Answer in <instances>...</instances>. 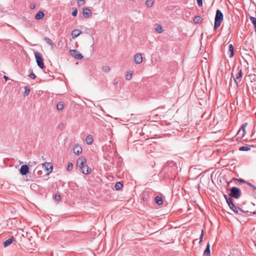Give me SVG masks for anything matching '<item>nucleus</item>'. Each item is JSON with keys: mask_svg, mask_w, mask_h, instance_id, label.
Here are the masks:
<instances>
[{"mask_svg": "<svg viewBox=\"0 0 256 256\" xmlns=\"http://www.w3.org/2000/svg\"><path fill=\"white\" fill-rule=\"evenodd\" d=\"M77 13H78V11H77V10L76 8H75L74 10H73V11L72 12V15L74 16H76L77 15Z\"/></svg>", "mask_w": 256, "mask_h": 256, "instance_id": "58836bf2", "label": "nucleus"}, {"mask_svg": "<svg viewBox=\"0 0 256 256\" xmlns=\"http://www.w3.org/2000/svg\"><path fill=\"white\" fill-rule=\"evenodd\" d=\"M70 54L75 58L81 60L83 58L82 55L77 50H70Z\"/></svg>", "mask_w": 256, "mask_h": 256, "instance_id": "423d86ee", "label": "nucleus"}, {"mask_svg": "<svg viewBox=\"0 0 256 256\" xmlns=\"http://www.w3.org/2000/svg\"><path fill=\"white\" fill-rule=\"evenodd\" d=\"M44 40L48 44L51 46L52 47L54 46V43L50 38L47 37H45L44 38Z\"/></svg>", "mask_w": 256, "mask_h": 256, "instance_id": "b1692460", "label": "nucleus"}, {"mask_svg": "<svg viewBox=\"0 0 256 256\" xmlns=\"http://www.w3.org/2000/svg\"><path fill=\"white\" fill-rule=\"evenodd\" d=\"M102 70L106 72H108L110 70V66H104L102 68Z\"/></svg>", "mask_w": 256, "mask_h": 256, "instance_id": "cd10ccee", "label": "nucleus"}, {"mask_svg": "<svg viewBox=\"0 0 256 256\" xmlns=\"http://www.w3.org/2000/svg\"><path fill=\"white\" fill-rule=\"evenodd\" d=\"M201 18L200 16H196L194 19V21L196 24H198L200 22Z\"/></svg>", "mask_w": 256, "mask_h": 256, "instance_id": "473e14b6", "label": "nucleus"}, {"mask_svg": "<svg viewBox=\"0 0 256 256\" xmlns=\"http://www.w3.org/2000/svg\"><path fill=\"white\" fill-rule=\"evenodd\" d=\"M80 34H82V31L78 29H75L73 30L72 32L71 35L72 38H76L78 37Z\"/></svg>", "mask_w": 256, "mask_h": 256, "instance_id": "4468645a", "label": "nucleus"}, {"mask_svg": "<svg viewBox=\"0 0 256 256\" xmlns=\"http://www.w3.org/2000/svg\"><path fill=\"white\" fill-rule=\"evenodd\" d=\"M142 61V56L140 54H137L134 56V62L136 64H140Z\"/></svg>", "mask_w": 256, "mask_h": 256, "instance_id": "9b49d317", "label": "nucleus"}, {"mask_svg": "<svg viewBox=\"0 0 256 256\" xmlns=\"http://www.w3.org/2000/svg\"><path fill=\"white\" fill-rule=\"evenodd\" d=\"M240 74H241V77L242 76V72H241L240 73Z\"/></svg>", "mask_w": 256, "mask_h": 256, "instance_id": "603ef678", "label": "nucleus"}, {"mask_svg": "<svg viewBox=\"0 0 256 256\" xmlns=\"http://www.w3.org/2000/svg\"><path fill=\"white\" fill-rule=\"evenodd\" d=\"M240 196V190L238 188L232 187L231 188L230 193V197L238 199V198Z\"/></svg>", "mask_w": 256, "mask_h": 256, "instance_id": "20e7f679", "label": "nucleus"}, {"mask_svg": "<svg viewBox=\"0 0 256 256\" xmlns=\"http://www.w3.org/2000/svg\"><path fill=\"white\" fill-rule=\"evenodd\" d=\"M14 240V238H10L8 239L7 240H6L4 243V247H6V246H10L13 242Z\"/></svg>", "mask_w": 256, "mask_h": 256, "instance_id": "6ab92c4d", "label": "nucleus"}, {"mask_svg": "<svg viewBox=\"0 0 256 256\" xmlns=\"http://www.w3.org/2000/svg\"><path fill=\"white\" fill-rule=\"evenodd\" d=\"M234 81L235 84H236L238 87V83L240 82V70L238 71L236 74V77H234Z\"/></svg>", "mask_w": 256, "mask_h": 256, "instance_id": "dca6fc26", "label": "nucleus"}, {"mask_svg": "<svg viewBox=\"0 0 256 256\" xmlns=\"http://www.w3.org/2000/svg\"><path fill=\"white\" fill-rule=\"evenodd\" d=\"M155 202L156 204H157L158 205H161L163 203L162 199L160 196H156L155 198Z\"/></svg>", "mask_w": 256, "mask_h": 256, "instance_id": "aec40b11", "label": "nucleus"}, {"mask_svg": "<svg viewBox=\"0 0 256 256\" xmlns=\"http://www.w3.org/2000/svg\"><path fill=\"white\" fill-rule=\"evenodd\" d=\"M30 92V90L28 86H26L24 87V94L25 96H28Z\"/></svg>", "mask_w": 256, "mask_h": 256, "instance_id": "7c9ffc66", "label": "nucleus"}, {"mask_svg": "<svg viewBox=\"0 0 256 256\" xmlns=\"http://www.w3.org/2000/svg\"><path fill=\"white\" fill-rule=\"evenodd\" d=\"M82 14L86 18H88L92 16V12L91 10L88 8H83Z\"/></svg>", "mask_w": 256, "mask_h": 256, "instance_id": "1a4fd4ad", "label": "nucleus"}, {"mask_svg": "<svg viewBox=\"0 0 256 256\" xmlns=\"http://www.w3.org/2000/svg\"><path fill=\"white\" fill-rule=\"evenodd\" d=\"M244 182H245V181L244 180L241 178V183H244Z\"/></svg>", "mask_w": 256, "mask_h": 256, "instance_id": "de8ad7c7", "label": "nucleus"}, {"mask_svg": "<svg viewBox=\"0 0 256 256\" xmlns=\"http://www.w3.org/2000/svg\"><path fill=\"white\" fill-rule=\"evenodd\" d=\"M228 50H229V52H230V57L232 58V56H234V46H232V44H230L228 46Z\"/></svg>", "mask_w": 256, "mask_h": 256, "instance_id": "4be33fe9", "label": "nucleus"}, {"mask_svg": "<svg viewBox=\"0 0 256 256\" xmlns=\"http://www.w3.org/2000/svg\"><path fill=\"white\" fill-rule=\"evenodd\" d=\"M153 0H146V5L148 8L151 7L153 5Z\"/></svg>", "mask_w": 256, "mask_h": 256, "instance_id": "bb28decb", "label": "nucleus"}, {"mask_svg": "<svg viewBox=\"0 0 256 256\" xmlns=\"http://www.w3.org/2000/svg\"><path fill=\"white\" fill-rule=\"evenodd\" d=\"M42 169L43 168L42 166H36L34 171V174L37 176H40L42 175Z\"/></svg>", "mask_w": 256, "mask_h": 256, "instance_id": "f8f14e48", "label": "nucleus"}, {"mask_svg": "<svg viewBox=\"0 0 256 256\" xmlns=\"http://www.w3.org/2000/svg\"><path fill=\"white\" fill-rule=\"evenodd\" d=\"M54 200L56 201V202H59L60 200V194H56L55 196H54Z\"/></svg>", "mask_w": 256, "mask_h": 256, "instance_id": "72a5a7b5", "label": "nucleus"}, {"mask_svg": "<svg viewBox=\"0 0 256 256\" xmlns=\"http://www.w3.org/2000/svg\"><path fill=\"white\" fill-rule=\"evenodd\" d=\"M248 125V123H244L241 126V130H242L243 132V134L242 136H241V138H242L244 137V136L246 134V127Z\"/></svg>", "mask_w": 256, "mask_h": 256, "instance_id": "a211bd4d", "label": "nucleus"}, {"mask_svg": "<svg viewBox=\"0 0 256 256\" xmlns=\"http://www.w3.org/2000/svg\"><path fill=\"white\" fill-rule=\"evenodd\" d=\"M43 169H46L47 170V174H49L52 170V166L50 162H46L42 164V166Z\"/></svg>", "mask_w": 256, "mask_h": 256, "instance_id": "0eeeda50", "label": "nucleus"}, {"mask_svg": "<svg viewBox=\"0 0 256 256\" xmlns=\"http://www.w3.org/2000/svg\"><path fill=\"white\" fill-rule=\"evenodd\" d=\"M224 198L230 208L232 210L234 213L238 214L240 210V208L235 205L231 198H228L226 195H224Z\"/></svg>", "mask_w": 256, "mask_h": 256, "instance_id": "f03ea898", "label": "nucleus"}, {"mask_svg": "<svg viewBox=\"0 0 256 256\" xmlns=\"http://www.w3.org/2000/svg\"><path fill=\"white\" fill-rule=\"evenodd\" d=\"M224 16L220 10H217L214 18V30H216L220 25L223 20Z\"/></svg>", "mask_w": 256, "mask_h": 256, "instance_id": "f257e3e1", "label": "nucleus"}, {"mask_svg": "<svg viewBox=\"0 0 256 256\" xmlns=\"http://www.w3.org/2000/svg\"><path fill=\"white\" fill-rule=\"evenodd\" d=\"M156 31L158 33H162L163 32V28L162 26L158 25L156 28Z\"/></svg>", "mask_w": 256, "mask_h": 256, "instance_id": "c85d7f7f", "label": "nucleus"}, {"mask_svg": "<svg viewBox=\"0 0 256 256\" xmlns=\"http://www.w3.org/2000/svg\"><path fill=\"white\" fill-rule=\"evenodd\" d=\"M85 4V1L84 0H78V6H84Z\"/></svg>", "mask_w": 256, "mask_h": 256, "instance_id": "c9c22d12", "label": "nucleus"}, {"mask_svg": "<svg viewBox=\"0 0 256 256\" xmlns=\"http://www.w3.org/2000/svg\"><path fill=\"white\" fill-rule=\"evenodd\" d=\"M204 256H210V244L208 243L206 245V247L205 249V250L204 252Z\"/></svg>", "mask_w": 256, "mask_h": 256, "instance_id": "f3484780", "label": "nucleus"}, {"mask_svg": "<svg viewBox=\"0 0 256 256\" xmlns=\"http://www.w3.org/2000/svg\"><path fill=\"white\" fill-rule=\"evenodd\" d=\"M3 78L6 81H7L8 80H9V78L7 76H4Z\"/></svg>", "mask_w": 256, "mask_h": 256, "instance_id": "c03bdc74", "label": "nucleus"}, {"mask_svg": "<svg viewBox=\"0 0 256 256\" xmlns=\"http://www.w3.org/2000/svg\"><path fill=\"white\" fill-rule=\"evenodd\" d=\"M29 76H30L32 79H34V78H36V75L34 74L33 72H32L29 74Z\"/></svg>", "mask_w": 256, "mask_h": 256, "instance_id": "4c0bfd02", "label": "nucleus"}, {"mask_svg": "<svg viewBox=\"0 0 256 256\" xmlns=\"http://www.w3.org/2000/svg\"><path fill=\"white\" fill-rule=\"evenodd\" d=\"M250 20L252 23L254 27H256V18L253 16L250 17Z\"/></svg>", "mask_w": 256, "mask_h": 256, "instance_id": "2f4dec72", "label": "nucleus"}, {"mask_svg": "<svg viewBox=\"0 0 256 256\" xmlns=\"http://www.w3.org/2000/svg\"><path fill=\"white\" fill-rule=\"evenodd\" d=\"M29 170V168L27 165H22L21 166L20 172L22 175H26Z\"/></svg>", "mask_w": 256, "mask_h": 256, "instance_id": "9d476101", "label": "nucleus"}, {"mask_svg": "<svg viewBox=\"0 0 256 256\" xmlns=\"http://www.w3.org/2000/svg\"><path fill=\"white\" fill-rule=\"evenodd\" d=\"M122 184L120 182H116V184L114 186V188L116 190H119L122 188Z\"/></svg>", "mask_w": 256, "mask_h": 256, "instance_id": "a878e982", "label": "nucleus"}, {"mask_svg": "<svg viewBox=\"0 0 256 256\" xmlns=\"http://www.w3.org/2000/svg\"><path fill=\"white\" fill-rule=\"evenodd\" d=\"M172 168V170H175L176 168V166L174 162H167L164 166V169L165 170H168L170 168Z\"/></svg>", "mask_w": 256, "mask_h": 256, "instance_id": "6e6552de", "label": "nucleus"}, {"mask_svg": "<svg viewBox=\"0 0 256 256\" xmlns=\"http://www.w3.org/2000/svg\"><path fill=\"white\" fill-rule=\"evenodd\" d=\"M236 103H237V104H238V97H236Z\"/></svg>", "mask_w": 256, "mask_h": 256, "instance_id": "8fccbe9b", "label": "nucleus"}, {"mask_svg": "<svg viewBox=\"0 0 256 256\" xmlns=\"http://www.w3.org/2000/svg\"><path fill=\"white\" fill-rule=\"evenodd\" d=\"M203 236H204V230H202V234H200V243L202 242Z\"/></svg>", "mask_w": 256, "mask_h": 256, "instance_id": "ea45409f", "label": "nucleus"}, {"mask_svg": "<svg viewBox=\"0 0 256 256\" xmlns=\"http://www.w3.org/2000/svg\"><path fill=\"white\" fill-rule=\"evenodd\" d=\"M73 150H74V152L75 154L78 155L79 154H80L82 152V148L80 146H78V144H76L74 146Z\"/></svg>", "mask_w": 256, "mask_h": 256, "instance_id": "ddd939ff", "label": "nucleus"}, {"mask_svg": "<svg viewBox=\"0 0 256 256\" xmlns=\"http://www.w3.org/2000/svg\"><path fill=\"white\" fill-rule=\"evenodd\" d=\"M35 58L38 64V66L41 68H43L44 67V59L42 56L39 52H34Z\"/></svg>", "mask_w": 256, "mask_h": 256, "instance_id": "7ed1b4c3", "label": "nucleus"}, {"mask_svg": "<svg viewBox=\"0 0 256 256\" xmlns=\"http://www.w3.org/2000/svg\"><path fill=\"white\" fill-rule=\"evenodd\" d=\"M250 149V146L248 145L241 146V151H248Z\"/></svg>", "mask_w": 256, "mask_h": 256, "instance_id": "c756f323", "label": "nucleus"}, {"mask_svg": "<svg viewBox=\"0 0 256 256\" xmlns=\"http://www.w3.org/2000/svg\"><path fill=\"white\" fill-rule=\"evenodd\" d=\"M199 6H202V0H196Z\"/></svg>", "mask_w": 256, "mask_h": 256, "instance_id": "79ce46f5", "label": "nucleus"}, {"mask_svg": "<svg viewBox=\"0 0 256 256\" xmlns=\"http://www.w3.org/2000/svg\"><path fill=\"white\" fill-rule=\"evenodd\" d=\"M80 170L82 172V174H88L90 172L91 169L86 164Z\"/></svg>", "mask_w": 256, "mask_h": 256, "instance_id": "2eb2a0df", "label": "nucleus"}, {"mask_svg": "<svg viewBox=\"0 0 256 256\" xmlns=\"http://www.w3.org/2000/svg\"><path fill=\"white\" fill-rule=\"evenodd\" d=\"M255 32H256V26L254 27Z\"/></svg>", "mask_w": 256, "mask_h": 256, "instance_id": "3c124183", "label": "nucleus"}, {"mask_svg": "<svg viewBox=\"0 0 256 256\" xmlns=\"http://www.w3.org/2000/svg\"><path fill=\"white\" fill-rule=\"evenodd\" d=\"M240 132V128L238 130L237 134H238Z\"/></svg>", "mask_w": 256, "mask_h": 256, "instance_id": "09e8293b", "label": "nucleus"}, {"mask_svg": "<svg viewBox=\"0 0 256 256\" xmlns=\"http://www.w3.org/2000/svg\"><path fill=\"white\" fill-rule=\"evenodd\" d=\"M233 180H238V182H240V179H238V178H234Z\"/></svg>", "mask_w": 256, "mask_h": 256, "instance_id": "49530a36", "label": "nucleus"}, {"mask_svg": "<svg viewBox=\"0 0 256 256\" xmlns=\"http://www.w3.org/2000/svg\"><path fill=\"white\" fill-rule=\"evenodd\" d=\"M64 108V103L62 102H59L56 105V108L60 111L63 110Z\"/></svg>", "mask_w": 256, "mask_h": 256, "instance_id": "412c9836", "label": "nucleus"}, {"mask_svg": "<svg viewBox=\"0 0 256 256\" xmlns=\"http://www.w3.org/2000/svg\"><path fill=\"white\" fill-rule=\"evenodd\" d=\"M44 16V14L42 12H39L36 16V18L38 20L42 19Z\"/></svg>", "mask_w": 256, "mask_h": 256, "instance_id": "5701e85b", "label": "nucleus"}, {"mask_svg": "<svg viewBox=\"0 0 256 256\" xmlns=\"http://www.w3.org/2000/svg\"><path fill=\"white\" fill-rule=\"evenodd\" d=\"M34 8H35V6H34V4H33V5H30V9H32V10L34 9Z\"/></svg>", "mask_w": 256, "mask_h": 256, "instance_id": "a18cd8bd", "label": "nucleus"}, {"mask_svg": "<svg viewBox=\"0 0 256 256\" xmlns=\"http://www.w3.org/2000/svg\"><path fill=\"white\" fill-rule=\"evenodd\" d=\"M73 168V165L72 163L69 162L68 164V166H67V170L68 171H70Z\"/></svg>", "mask_w": 256, "mask_h": 256, "instance_id": "e433bc0d", "label": "nucleus"}, {"mask_svg": "<svg viewBox=\"0 0 256 256\" xmlns=\"http://www.w3.org/2000/svg\"><path fill=\"white\" fill-rule=\"evenodd\" d=\"M241 212L246 213V214H247L248 212H249L250 214H256V211H251V210L250 211H248V210L245 211L241 208Z\"/></svg>", "mask_w": 256, "mask_h": 256, "instance_id": "f704fd0d", "label": "nucleus"}, {"mask_svg": "<svg viewBox=\"0 0 256 256\" xmlns=\"http://www.w3.org/2000/svg\"><path fill=\"white\" fill-rule=\"evenodd\" d=\"M86 142L88 144H91L93 142V138L91 136H88L86 139Z\"/></svg>", "mask_w": 256, "mask_h": 256, "instance_id": "393cba45", "label": "nucleus"}, {"mask_svg": "<svg viewBox=\"0 0 256 256\" xmlns=\"http://www.w3.org/2000/svg\"><path fill=\"white\" fill-rule=\"evenodd\" d=\"M247 184L248 185H249L250 186H252V188H254L255 190H256V187L252 184L250 182H247Z\"/></svg>", "mask_w": 256, "mask_h": 256, "instance_id": "37998d69", "label": "nucleus"}, {"mask_svg": "<svg viewBox=\"0 0 256 256\" xmlns=\"http://www.w3.org/2000/svg\"><path fill=\"white\" fill-rule=\"evenodd\" d=\"M131 76H132V74H130L128 72V74H126V79L129 80L131 78Z\"/></svg>", "mask_w": 256, "mask_h": 256, "instance_id": "a19ab883", "label": "nucleus"}, {"mask_svg": "<svg viewBox=\"0 0 256 256\" xmlns=\"http://www.w3.org/2000/svg\"><path fill=\"white\" fill-rule=\"evenodd\" d=\"M86 160L85 158L81 156L78 158L76 162V166L80 170L84 166L86 165Z\"/></svg>", "mask_w": 256, "mask_h": 256, "instance_id": "39448f33", "label": "nucleus"}]
</instances>
